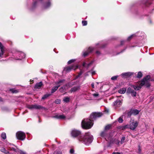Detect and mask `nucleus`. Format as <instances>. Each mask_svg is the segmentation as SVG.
<instances>
[{"mask_svg": "<svg viewBox=\"0 0 154 154\" xmlns=\"http://www.w3.org/2000/svg\"><path fill=\"white\" fill-rule=\"evenodd\" d=\"M102 114L101 112H93L90 116V119H84L82 122V128L88 129L91 128L93 125L92 122L96 118L102 116Z\"/></svg>", "mask_w": 154, "mask_h": 154, "instance_id": "1", "label": "nucleus"}, {"mask_svg": "<svg viewBox=\"0 0 154 154\" xmlns=\"http://www.w3.org/2000/svg\"><path fill=\"white\" fill-rule=\"evenodd\" d=\"M150 77L147 75L144 78L141 82H139L136 85L132 86L133 88L136 91L139 90L141 88L142 86L144 85L146 87H149L150 86L149 80Z\"/></svg>", "mask_w": 154, "mask_h": 154, "instance_id": "2", "label": "nucleus"}, {"mask_svg": "<svg viewBox=\"0 0 154 154\" xmlns=\"http://www.w3.org/2000/svg\"><path fill=\"white\" fill-rule=\"evenodd\" d=\"M93 136L89 133H85L84 135L79 136L78 137L79 140L86 145L90 144L93 140Z\"/></svg>", "mask_w": 154, "mask_h": 154, "instance_id": "3", "label": "nucleus"}, {"mask_svg": "<svg viewBox=\"0 0 154 154\" xmlns=\"http://www.w3.org/2000/svg\"><path fill=\"white\" fill-rule=\"evenodd\" d=\"M138 125V122L137 121H134V120L131 119L130 122V129L134 130L136 129Z\"/></svg>", "mask_w": 154, "mask_h": 154, "instance_id": "4", "label": "nucleus"}, {"mask_svg": "<svg viewBox=\"0 0 154 154\" xmlns=\"http://www.w3.org/2000/svg\"><path fill=\"white\" fill-rule=\"evenodd\" d=\"M16 137L18 139L23 140L25 138L26 135L24 132L20 131L17 133Z\"/></svg>", "mask_w": 154, "mask_h": 154, "instance_id": "5", "label": "nucleus"}, {"mask_svg": "<svg viewBox=\"0 0 154 154\" xmlns=\"http://www.w3.org/2000/svg\"><path fill=\"white\" fill-rule=\"evenodd\" d=\"M27 108L31 109H41L43 108V107L41 106L36 104L28 105L27 106Z\"/></svg>", "mask_w": 154, "mask_h": 154, "instance_id": "6", "label": "nucleus"}, {"mask_svg": "<svg viewBox=\"0 0 154 154\" xmlns=\"http://www.w3.org/2000/svg\"><path fill=\"white\" fill-rule=\"evenodd\" d=\"M78 68V66L76 65L75 66H68L65 67L64 69V71L66 72H69L72 69H73L75 70L76 69Z\"/></svg>", "mask_w": 154, "mask_h": 154, "instance_id": "7", "label": "nucleus"}, {"mask_svg": "<svg viewBox=\"0 0 154 154\" xmlns=\"http://www.w3.org/2000/svg\"><path fill=\"white\" fill-rule=\"evenodd\" d=\"M71 134L74 137L78 136L79 137V136H81V135H80L81 134V132L76 130H73L72 131Z\"/></svg>", "mask_w": 154, "mask_h": 154, "instance_id": "8", "label": "nucleus"}, {"mask_svg": "<svg viewBox=\"0 0 154 154\" xmlns=\"http://www.w3.org/2000/svg\"><path fill=\"white\" fill-rule=\"evenodd\" d=\"M140 111L136 109H133L131 110L130 112L128 113V116H131V115H136L138 114Z\"/></svg>", "mask_w": 154, "mask_h": 154, "instance_id": "9", "label": "nucleus"}, {"mask_svg": "<svg viewBox=\"0 0 154 154\" xmlns=\"http://www.w3.org/2000/svg\"><path fill=\"white\" fill-rule=\"evenodd\" d=\"M5 48L2 45V43L0 42V50L1 52L0 53V57H1L5 53Z\"/></svg>", "mask_w": 154, "mask_h": 154, "instance_id": "10", "label": "nucleus"}, {"mask_svg": "<svg viewBox=\"0 0 154 154\" xmlns=\"http://www.w3.org/2000/svg\"><path fill=\"white\" fill-rule=\"evenodd\" d=\"M93 50V48L91 47H89L88 50L83 52V55L84 57L87 56L89 53L91 52Z\"/></svg>", "mask_w": 154, "mask_h": 154, "instance_id": "11", "label": "nucleus"}, {"mask_svg": "<svg viewBox=\"0 0 154 154\" xmlns=\"http://www.w3.org/2000/svg\"><path fill=\"white\" fill-rule=\"evenodd\" d=\"M80 89V86H75L72 88L69 91V92L70 93H72L73 92H75Z\"/></svg>", "mask_w": 154, "mask_h": 154, "instance_id": "12", "label": "nucleus"}, {"mask_svg": "<svg viewBox=\"0 0 154 154\" xmlns=\"http://www.w3.org/2000/svg\"><path fill=\"white\" fill-rule=\"evenodd\" d=\"M122 103L120 100H117L113 103V106L116 107H119L121 105Z\"/></svg>", "mask_w": 154, "mask_h": 154, "instance_id": "13", "label": "nucleus"}, {"mask_svg": "<svg viewBox=\"0 0 154 154\" xmlns=\"http://www.w3.org/2000/svg\"><path fill=\"white\" fill-rule=\"evenodd\" d=\"M17 55L19 56V58L16 59L17 60H21L25 57V55L24 53L22 52L18 53Z\"/></svg>", "mask_w": 154, "mask_h": 154, "instance_id": "14", "label": "nucleus"}, {"mask_svg": "<svg viewBox=\"0 0 154 154\" xmlns=\"http://www.w3.org/2000/svg\"><path fill=\"white\" fill-rule=\"evenodd\" d=\"M54 118H56L58 119H65V116L63 115H56L54 117Z\"/></svg>", "mask_w": 154, "mask_h": 154, "instance_id": "15", "label": "nucleus"}, {"mask_svg": "<svg viewBox=\"0 0 154 154\" xmlns=\"http://www.w3.org/2000/svg\"><path fill=\"white\" fill-rule=\"evenodd\" d=\"M60 85H57V86H55L52 88L51 90V93H53L55 92L58 89V88L60 86Z\"/></svg>", "mask_w": 154, "mask_h": 154, "instance_id": "16", "label": "nucleus"}, {"mask_svg": "<svg viewBox=\"0 0 154 154\" xmlns=\"http://www.w3.org/2000/svg\"><path fill=\"white\" fill-rule=\"evenodd\" d=\"M12 146H13V145L11 144H9V145H8V149L10 150L14 151L15 152H16V149L14 148H13Z\"/></svg>", "mask_w": 154, "mask_h": 154, "instance_id": "17", "label": "nucleus"}, {"mask_svg": "<svg viewBox=\"0 0 154 154\" xmlns=\"http://www.w3.org/2000/svg\"><path fill=\"white\" fill-rule=\"evenodd\" d=\"M42 84L41 82L37 83L36 84L35 88H36L39 89L42 87Z\"/></svg>", "mask_w": 154, "mask_h": 154, "instance_id": "18", "label": "nucleus"}, {"mask_svg": "<svg viewBox=\"0 0 154 154\" xmlns=\"http://www.w3.org/2000/svg\"><path fill=\"white\" fill-rule=\"evenodd\" d=\"M132 73L130 72H128L123 73L122 74V75L123 77L130 76L132 75Z\"/></svg>", "mask_w": 154, "mask_h": 154, "instance_id": "19", "label": "nucleus"}, {"mask_svg": "<svg viewBox=\"0 0 154 154\" xmlns=\"http://www.w3.org/2000/svg\"><path fill=\"white\" fill-rule=\"evenodd\" d=\"M126 91V89L125 88H123L119 90V92L121 94H124Z\"/></svg>", "mask_w": 154, "mask_h": 154, "instance_id": "20", "label": "nucleus"}, {"mask_svg": "<svg viewBox=\"0 0 154 154\" xmlns=\"http://www.w3.org/2000/svg\"><path fill=\"white\" fill-rule=\"evenodd\" d=\"M120 128L122 130H124L126 128H130V125H126L124 126H121Z\"/></svg>", "mask_w": 154, "mask_h": 154, "instance_id": "21", "label": "nucleus"}, {"mask_svg": "<svg viewBox=\"0 0 154 154\" xmlns=\"http://www.w3.org/2000/svg\"><path fill=\"white\" fill-rule=\"evenodd\" d=\"M1 151L6 154H10V152L6 150L4 148H2L1 149Z\"/></svg>", "mask_w": 154, "mask_h": 154, "instance_id": "22", "label": "nucleus"}, {"mask_svg": "<svg viewBox=\"0 0 154 154\" xmlns=\"http://www.w3.org/2000/svg\"><path fill=\"white\" fill-rule=\"evenodd\" d=\"M93 63V61H91V63H89L88 64H87L86 63L84 62L83 63V66H84L87 67H88L90 66V65L91 64Z\"/></svg>", "mask_w": 154, "mask_h": 154, "instance_id": "23", "label": "nucleus"}, {"mask_svg": "<svg viewBox=\"0 0 154 154\" xmlns=\"http://www.w3.org/2000/svg\"><path fill=\"white\" fill-rule=\"evenodd\" d=\"M69 98L68 97H65L63 99V101L64 102L67 103L69 102Z\"/></svg>", "mask_w": 154, "mask_h": 154, "instance_id": "24", "label": "nucleus"}, {"mask_svg": "<svg viewBox=\"0 0 154 154\" xmlns=\"http://www.w3.org/2000/svg\"><path fill=\"white\" fill-rule=\"evenodd\" d=\"M64 80L63 79L60 80L58 82H55V84L57 85H60V84L62 83L64 81Z\"/></svg>", "mask_w": 154, "mask_h": 154, "instance_id": "25", "label": "nucleus"}, {"mask_svg": "<svg viewBox=\"0 0 154 154\" xmlns=\"http://www.w3.org/2000/svg\"><path fill=\"white\" fill-rule=\"evenodd\" d=\"M51 94H45L42 97V99L43 100H45Z\"/></svg>", "mask_w": 154, "mask_h": 154, "instance_id": "26", "label": "nucleus"}, {"mask_svg": "<svg viewBox=\"0 0 154 154\" xmlns=\"http://www.w3.org/2000/svg\"><path fill=\"white\" fill-rule=\"evenodd\" d=\"M59 90L61 92H63L65 91V87L64 86L63 87H62L61 88H60L59 89Z\"/></svg>", "mask_w": 154, "mask_h": 154, "instance_id": "27", "label": "nucleus"}, {"mask_svg": "<svg viewBox=\"0 0 154 154\" xmlns=\"http://www.w3.org/2000/svg\"><path fill=\"white\" fill-rule=\"evenodd\" d=\"M1 137L2 139L5 140L6 138V135L5 133H3L1 134Z\"/></svg>", "mask_w": 154, "mask_h": 154, "instance_id": "28", "label": "nucleus"}, {"mask_svg": "<svg viewBox=\"0 0 154 154\" xmlns=\"http://www.w3.org/2000/svg\"><path fill=\"white\" fill-rule=\"evenodd\" d=\"M142 76V72H139L137 74V77L138 78H140Z\"/></svg>", "mask_w": 154, "mask_h": 154, "instance_id": "29", "label": "nucleus"}, {"mask_svg": "<svg viewBox=\"0 0 154 154\" xmlns=\"http://www.w3.org/2000/svg\"><path fill=\"white\" fill-rule=\"evenodd\" d=\"M51 5V3L50 2H48L45 5V8H47L49 7Z\"/></svg>", "mask_w": 154, "mask_h": 154, "instance_id": "30", "label": "nucleus"}, {"mask_svg": "<svg viewBox=\"0 0 154 154\" xmlns=\"http://www.w3.org/2000/svg\"><path fill=\"white\" fill-rule=\"evenodd\" d=\"M106 133L105 131L102 132L101 133V136L102 137H104L106 136Z\"/></svg>", "mask_w": 154, "mask_h": 154, "instance_id": "31", "label": "nucleus"}, {"mask_svg": "<svg viewBox=\"0 0 154 154\" xmlns=\"http://www.w3.org/2000/svg\"><path fill=\"white\" fill-rule=\"evenodd\" d=\"M10 91L13 93H16L18 92V91L17 90H15L14 89H10Z\"/></svg>", "mask_w": 154, "mask_h": 154, "instance_id": "32", "label": "nucleus"}, {"mask_svg": "<svg viewBox=\"0 0 154 154\" xmlns=\"http://www.w3.org/2000/svg\"><path fill=\"white\" fill-rule=\"evenodd\" d=\"M132 96L135 97L137 95V93L136 91L133 90V91L131 93Z\"/></svg>", "mask_w": 154, "mask_h": 154, "instance_id": "33", "label": "nucleus"}, {"mask_svg": "<svg viewBox=\"0 0 154 154\" xmlns=\"http://www.w3.org/2000/svg\"><path fill=\"white\" fill-rule=\"evenodd\" d=\"M133 91V90H132L131 88H128L127 90V92H128L129 93H131L132 91Z\"/></svg>", "mask_w": 154, "mask_h": 154, "instance_id": "34", "label": "nucleus"}, {"mask_svg": "<svg viewBox=\"0 0 154 154\" xmlns=\"http://www.w3.org/2000/svg\"><path fill=\"white\" fill-rule=\"evenodd\" d=\"M125 137H122V138L121 141V144H122L124 143V140H125Z\"/></svg>", "mask_w": 154, "mask_h": 154, "instance_id": "35", "label": "nucleus"}, {"mask_svg": "<svg viewBox=\"0 0 154 154\" xmlns=\"http://www.w3.org/2000/svg\"><path fill=\"white\" fill-rule=\"evenodd\" d=\"M82 23L83 26H86L87 24V21L85 20H83L82 22Z\"/></svg>", "mask_w": 154, "mask_h": 154, "instance_id": "36", "label": "nucleus"}, {"mask_svg": "<svg viewBox=\"0 0 154 154\" xmlns=\"http://www.w3.org/2000/svg\"><path fill=\"white\" fill-rule=\"evenodd\" d=\"M111 126L109 125L106 126L105 128V130H107L109 129L111 127Z\"/></svg>", "mask_w": 154, "mask_h": 154, "instance_id": "37", "label": "nucleus"}, {"mask_svg": "<svg viewBox=\"0 0 154 154\" xmlns=\"http://www.w3.org/2000/svg\"><path fill=\"white\" fill-rule=\"evenodd\" d=\"M18 152L20 153V154H27L25 152L21 150H19Z\"/></svg>", "mask_w": 154, "mask_h": 154, "instance_id": "38", "label": "nucleus"}, {"mask_svg": "<svg viewBox=\"0 0 154 154\" xmlns=\"http://www.w3.org/2000/svg\"><path fill=\"white\" fill-rule=\"evenodd\" d=\"M118 77V76H114L112 77V78H111V79L112 80H115L117 79Z\"/></svg>", "mask_w": 154, "mask_h": 154, "instance_id": "39", "label": "nucleus"}, {"mask_svg": "<svg viewBox=\"0 0 154 154\" xmlns=\"http://www.w3.org/2000/svg\"><path fill=\"white\" fill-rule=\"evenodd\" d=\"M75 61V60H74V59L71 60H69V61H68V64H69L72 62H73Z\"/></svg>", "mask_w": 154, "mask_h": 154, "instance_id": "40", "label": "nucleus"}, {"mask_svg": "<svg viewBox=\"0 0 154 154\" xmlns=\"http://www.w3.org/2000/svg\"><path fill=\"white\" fill-rule=\"evenodd\" d=\"M141 149L140 147L139 146H138V154H140L141 153Z\"/></svg>", "mask_w": 154, "mask_h": 154, "instance_id": "41", "label": "nucleus"}, {"mask_svg": "<svg viewBox=\"0 0 154 154\" xmlns=\"http://www.w3.org/2000/svg\"><path fill=\"white\" fill-rule=\"evenodd\" d=\"M118 121L119 122L122 123L123 121V120L122 118H121V117H120Z\"/></svg>", "mask_w": 154, "mask_h": 154, "instance_id": "42", "label": "nucleus"}, {"mask_svg": "<svg viewBox=\"0 0 154 154\" xmlns=\"http://www.w3.org/2000/svg\"><path fill=\"white\" fill-rule=\"evenodd\" d=\"M134 35H132L131 36H129L128 38V40H130L133 36H134Z\"/></svg>", "mask_w": 154, "mask_h": 154, "instance_id": "43", "label": "nucleus"}, {"mask_svg": "<svg viewBox=\"0 0 154 154\" xmlns=\"http://www.w3.org/2000/svg\"><path fill=\"white\" fill-rule=\"evenodd\" d=\"M60 102V100L59 99H57L55 101V103L57 104L59 103Z\"/></svg>", "mask_w": 154, "mask_h": 154, "instance_id": "44", "label": "nucleus"}, {"mask_svg": "<svg viewBox=\"0 0 154 154\" xmlns=\"http://www.w3.org/2000/svg\"><path fill=\"white\" fill-rule=\"evenodd\" d=\"M122 152H113L112 154H122Z\"/></svg>", "mask_w": 154, "mask_h": 154, "instance_id": "45", "label": "nucleus"}, {"mask_svg": "<svg viewBox=\"0 0 154 154\" xmlns=\"http://www.w3.org/2000/svg\"><path fill=\"white\" fill-rule=\"evenodd\" d=\"M54 153H56L57 154H62V152H61L58 151V152H56L55 151L54 152Z\"/></svg>", "mask_w": 154, "mask_h": 154, "instance_id": "46", "label": "nucleus"}, {"mask_svg": "<svg viewBox=\"0 0 154 154\" xmlns=\"http://www.w3.org/2000/svg\"><path fill=\"white\" fill-rule=\"evenodd\" d=\"M93 95L95 97H96L98 96L99 94H93Z\"/></svg>", "mask_w": 154, "mask_h": 154, "instance_id": "47", "label": "nucleus"}, {"mask_svg": "<svg viewBox=\"0 0 154 154\" xmlns=\"http://www.w3.org/2000/svg\"><path fill=\"white\" fill-rule=\"evenodd\" d=\"M74 152V150L73 149H71L70 150V152L71 153H73Z\"/></svg>", "mask_w": 154, "mask_h": 154, "instance_id": "48", "label": "nucleus"}, {"mask_svg": "<svg viewBox=\"0 0 154 154\" xmlns=\"http://www.w3.org/2000/svg\"><path fill=\"white\" fill-rule=\"evenodd\" d=\"M91 85L92 88H94V83H92L91 84Z\"/></svg>", "mask_w": 154, "mask_h": 154, "instance_id": "49", "label": "nucleus"}, {"mask_svg": "<svg viewBox=\"0 0 154 154\" xmlns=\"http://www.w3.org/2000/svg\"><path fill=\"white\" fill-rule=\"evenodd\" d=\"M96 53L97 54V55H99L100 54V52L99 51H96Z\"/></svg>", "mask_w": 154, "mask_h": 154, "instance_id": "50", "label": "nucleus"}, {"mask_svg": "<svg viewBox=\"0 0 154 154\" xmlns=\"http://www.w3.org/2000/svg\"><path fill=\"white\" fill-rule=\"evenodd\" d=\"M120 143V141L119 140H117V141L116 142V144H119Z\"/></svg>", "mask_w": 154, "mask_h": 154, "instance_id": "51", "label": "nucleus"}, {"mask_svg": "<svg viewBox=\"0 0 154 154\" xmlns=\"http://www.w3.org/2000/svg\"><path fill=\"white\" fill-rule=\"evenodd\" d=\"M91 74L92 75H94L95 74V72L94 71H93L91 72Z\"/></svg>", "mask_w": 154, "mask_h": 154, "instance_id": "52", "label": "nucleus"}, {"mask_svg": "<svg viewBox=\"0 0 154 154\" xmlns=\"http://www.w3.org/2000/svg\"><path fill=\"white\" fill-rule=\"evenodd\" d=\"M82 74V72H81L79 74V75H78V76L79 77V76L81 75Z\"/></svg>", "mask_w": 154, "mask_h": 154, "instance_id": "53", "label": "nucleus"}, {"mask_svg": "<svg viewBox=\"0 0 154 154\" xmlns=\"http://www.w3.org/2000/svg\"><path fill=\"white\" fill-rule=\"evenodd\" d=\"M2 99L0 97V101H2Z\"/></svg>", "mask_w": 154, "mask_h": 154, "instance_id": "54", "label": "nucleus"}, {"mask_svg": "<svg viewBox=\"0 0 154 154\" xmlns=\"http://www.w3.org/2000/svg\"><path fill=\"white\" fill-rule=\"evenodd\" d=\"M153 134H154V128H153Z\"/></svg>", "mask_w": 154, "mask_h": 154, "instance_id": "55", "label": "nucleus"}]
</instances>
